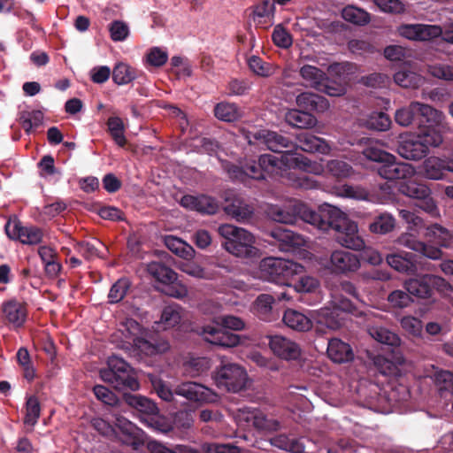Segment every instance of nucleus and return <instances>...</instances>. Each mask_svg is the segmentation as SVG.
<instances>
[{
  "label": "nucleus",
  "instance_id": "dca6fc26",
  "mask_svg": "<svg viewBox=\"0 0 453 453\" xmlns=\"http://www.w3.org/2000/svg\"><path fill=\"white\" fill-rule=\"evenodd\" d=\"M401 36L412 41H428L438 37L441 29L438 26L426 24H404L399 27Z\"/></svg>",
  "mask_w": 453,
  "mask_h": 453
},
{
  "label": "nucleus",
  "instance_id": "bb28decb",
  "mask_svg": "<svg viewBox=\"0 0 453 453\" xmlns=\"http://www.w3.org/2000/svg\"><path fill=\"white\" fill-rule=\"evenodd\" d=\"M296 104L303 111H315L324 112L329 107L328 101L322 96L303 92L296 96Z\"/></svg>",
  "mask_w": 453,
  "mask_h": 453
},
{
  "label": "nucleus",
  "instance_id": "774afa93",
  "mask_svg": "<svg viewBox=\"0 0 453 453\" xmlns=\"http://www.w3.org/2000/svg\"><path fill=\"white\" fill-rule=\"evenodd\" d=\"M390 79L387 74L380 73H373L365 76H362L360 82L370 88H380L389 84Z\"/></svg>",
  "mask_w": 453,
  "mask_h": 453
},
{
  "label": "nucleus",
  "instance_id": "7c9ffc66",
  "mask_svg": "<svg viewBox=\"0 0 453 453\" xmlns=\"http://www.w3.org/2000/svg\"><path fill=\"white\" fill-rule=\"evenodd\" d=\"M449 159H442L438 157H429L423 164L424 174L430 180H441L444 177L445 172H449Z\"/></svg>",
  "mask_w": 453,
  "mask_h": 453
},
{
  "label": "nucleus",
  "instance_id": "bf43d9fd",
  "mask_svg": "<svg viewBox=\"0 0 453 453\" xmlns=\"http://www.w3.org/2000/svg\"><path fill=\"white\" fill-rule=\"evenodd\" d=\"M435 382L441 396L449 394L453 395V372L449 371H440L435 374Z\"/></svg>",
  "mask_w": 453,
  "mask_h": 453
},
{
  "label": "nucleus",
  "instance_id": "2eb2a0df",
  "mask_svg": "<svg viewBox=\"0 0 453 453\" xmlns=\"http://www.w3.org/2000/svg\"><path fill=\"white\" fill-rule=\"evenodd\" d=\"M443 119L441 111L429 104L419 103L416 127L420 133L440 132L438 128L442 125Z\"/></svg>",
  "mask_w": 453,
  "mask_h": 453
},
{
  "label": "nucleus",
  "instance_id": "39448f33",
  "mask_svg": "<svg viewBox=\"0 0 453 453\" xmlns=\"http://www.w3.org/2000/svg\"><path fill=\"white\" fill-rule=\"evenodd\" d=\"M108 367L100 371L101 379L119 391L139 389L134 368L123 358L112 355L108 358Z\"/></svg>",
  "mask_w": 453,
  "mask_h": 453
},
{
  "label": "nucleus",
  "instance_id": "cd10ccee",
  "mask_svg": "<svg viewBox=\"0 0 453 453\" xmlns=\"http://www.w3.org/2000/svg\"><path fill=\"white\" fill-rule=\"evenodd\" d=\"M133 345L138 351L146 356L163 353L169 349V344L166 342L155 338L134 337L133 338Z\"/></svg>",
  "mask_w": 453,
  "mask_h": 453
},
{
  "label": "nucleus",
  "instance_id": "c85d7f7f",
  "mask_svg": "<svg viewBox=\"0 0 453 453\" xmlns=\"http://www.w3.org/2000/svg\"><path fill=\"white\" fill-rule=\"evenodd\" d=\"M282 320L288 327L298 332H307L312 327V321L309 317L293 309L285 311Z\"/></svg>",
  "mask_w": 453,
  "mask_h": 453
},
{
  "label": "nucleus",
  "instance_id": "5fc2aeb1",
  "mask_svg": "<svg viewBox=\"0 0 453 453\" xmlns=\"http://www.w3.org/2000/svg\"><path fill=\"white\" fill-rule=\"evenodd\" d=\"M259 411L255 408L244 406L240 408L234 413V418L239 426L250 427L254 426Z\"/></svg>",
  "mask_w": 453,
  "mask_h": 453
},
{
  "label": "nucleus",
  "instance_id": "1a4fd4ad",
  "mask_svg": "<svg viewBox=\"0 0 453 453\" xmlns=\"http://www.w3.org/2000/svg\"><path fill=\"white\" fill-rule=\"evenodd\" d=\"M244 135L250 144L259 142L265 144L269 150L281 155L293 154L292 151L296 148L289 137L274 131L265 129L247 131Z\"/></svg>",
  "mask_w": 453,
  "mask_h": 453
},
{
  "label": "nucleus",
  "instance_id": "a19ab883",
  "mask_svg": "<svg viewBox=\"0 0 453 453\" xmlns=\"http://www.w3.org/2000/svg\"><path fill=\"white\" fill-rule=\"evenodd\" d=\"M400 191L406 196L415 199L416 202H419L431 193L430 188L426 185L412 180L402 183Z\"/></svg>",
  "mask_w": 453,
  "mask_h": 453
},
{
  "label": "nucleus",
  "instance_id": "2f4dec72",
  "mask_svg": "<svg viewBox=\"0 0 453 453\" xmlns=\"http://www.w3.org/2000/svg\"><path fill=\"white\" fill-rule=\"evenodd\" d=\"M297 146L306 152H320L322 154H326L330 150V146L324 139L309 133L301 134L297 137Z\"/></svg>",
  "mask_w": 453,
  "mask_h": 453
},
{
  "label": "nucleus",
  "instance_id": "72a5a7b5",
  "mask_svg": "<svg viewBox=\"0 0 453 453\" xmlns=\"http://www.w3.org/2000/svg\"><path fill=\"white\" fill-rule=\"evenodd\" d=\"M147 449L150 453H202L199 449L188 445H167L156 440L148 441Z\"/></svg>",
  "mask_w": 453,
  "mask_h": 453
},
{
  "label": "nucleus",
  "instance_id": "f03ea898",
  "mask_svg": "<svg viewBox=\"0 0 453 453\" xmlns=\"http://www.w3.org/2000/svg\"><path fill=\"white\" fill-rule=\"evenodd\" d=\"M292 154H283L280 157L271 154H263L258 160L245 159L238 165L231 164L226 171L233 180L245 183L249 179L265 180L267 176L278 174L285 168H292L295 162L291 161Z\"/></svg>",
  "mask_w": 453,
  "mask_h": 453
},
{
  "label": "nucleus",
  "instance_id": "5701e85b",
  "mask_svg": "<svg viewBox=\"0 0 453 453\" xmlns=\"http://www.w3.org/2000/svg\"><path fill=\"white\" fill-rule=\"evenodd\" d=\"M175 395L189 401L203 402L209 399L211 390L202 384L186 381L178 385L174 390Z\"/></svg>",
  "mask_w": 453,
  "mask_h": 453
},
{
  "label": "nucleus",
  "instance_id": "864d4df0",
  "mask_svg": "<svg viewBox=\"0 0 453 453\" xmlns=\"http://www.w3.org/2000/svg\"><path fill=\"white\" fill-rule=\"evenodd\" d=\"M99 247L105 249L103 242L95 239L89 242H81L76 245L77 251L86 259H92L102 256Z\"/></svg>",
  "mask_w": 453,
  "mask_h": 453
},
{
  "label": "nucleus",
  "instance_id": "052dcab7",
  "mask_svg": "<svg viewBox=\"0 0 453 453\" xmlns=\"http://www.w3.org/2000/svg\"><path fill=\"white\" fill-rule=\"evenodd\" d=\"M211 368V360L205 357H191L186 363V371L189 372L192 377L198 376Z\"/></svg>",
  "mask_w": 453,
  "mask_h": 453
},
{
  "label": "nucleus",
  "instance_id": "ea45409f",
  "mask_svg": "<svg viewBox=\"0 0 453 453\" xmlns=\"http://www.w3.org/2000/svg\"><path fill=\"white\" fill-rule=\"evenodd\" d=\"M394 81L405 88H416L423 83L421 75L411 70L403 69L394 74Z\"/></svg>",
  "mask_w": 453,
  "mask_h": 453
},
{
  "label": "nucleus",
  "instance_id": "ddd939ff",
  "mask_svg": "<svg viewBox=\"0 0 453 453\" xmlns=\"http://www.w3.org/2000/svg\"><path fill=\"white\" fill-rule=\"evenodd\" d=\"M360 267V259L357 254L349 251L336 250L330 255L328 269L337 275H347L357 271Z\"/></svg>",
  "mask_w": 453,
  "mask_h": 453
},
{
  "label": "nucleus",
  "instance_id": "6e6552de",
  "mask_svg": "<svg viewBox=\"0 0 453 453\" xmlns=\"http://www.w3.org/2000/svg\"><path fill=\"white\" fill-rule=\"evenodd\" d=\"M399 216L407 223L411 224L416 231L419 232L421 229H425V235L431 238L435 244L443 248H453V234L441 225L427 226L421 217L405 209L399 211Z\"/></svg>",
  "mask_w": 453,
  "mask_h": 453
},
{
  "label": "nucleus",
  "instance_id": "a18cd8bd",
  "mask_svg": "<svg viewBox=\"0 0 453 453\" xmlns=\"http://www.w3.org/2000/svg\"><path fill=\"white\" fill-rule=\"evenodd\" d=\"M214 114L219 119L226 122H234L241 116L238 106L230 103L218 104L214 108Z\"/></svg>",
  "mask_w": 453,
  "mask_h": 453
},
{
  "label": "nucleus",
  "instance_id": "79ce46f5",
  "mask_svg": "<svg viewBox=\"0 0 453 453\" xmlns=\"http://www.w3.org/2000/svg\"><path fill=\"white\" fill-rule=\"evenodd\" d=\"M301 77L306 81L307 85L315 88H320V84L325 81L326 73L319 68L304 65L300 69Z\"/></svg>",
  "mask_w": 453,
  "mask_h": 453
},
{
  "label": "nucleus",
  "instance_id": "9b49d317",
  "mask_svg": "<svg viewBox=\"0 0 453 453\" xmlns=\"http://www.w3.org/2000/svg\"><path fill=\"white\" fill-rule=\"evenodd\" d=\"M214 379L219 388L237 393L245 388L248 375L240 365L225 363L217 370Z\"/></svg>",
  "mask_w": 453,
  "mask_h": 453
},
{
  "label": "nucleus",
  "instance_id": "f3484780",
  "mask_svg": "<svg viewBox=\"0 0 453 453\" xmlns=\"http://www.w3.org/2000/svg\"><path fill=\"white\" fill-rule=\"evenodd\" d=\"M392 159L386 160L378 167V173L383 179L388 180H396L407 179L414 173V168L407 163L396 161L394 155Z\"/></svg>",
  "mask_w": 453,
  "mask_h": 453
},
{
  "label": "nucleus",
  "instance_id": "6ab92c4d",
  "mask_svg": "<svg viewBox=\"0 0 453 453\" xmlns=\"http://www.w3.org/2000/svg\"><path fill=\"white\" fill-rule=\"evenodd\" d=\"M180 204L202 214H215L219 210L218 201L206 195H185L181 197Z\"/></svg>",
  "mask_w": 453,
  "mask_h": 453
},
{
  "label": "nucleus",
  "instance_id": "6e6d98bb",
  "mask_svg": "<svg viewBox=\"0 0 453 453\" xmlns=\"http://www.w3.org/2000/svg\"><path fill=\"white\" fill-rule=\"evenodd\" d=\"M19 120L24 130L30 133L33 128L42 125L43 113L39 110L24 111L20 114Z\"/></svg>",
  "mask_w": 453,
  "mask_h": 453
},
{
  "label": "nucleus",
  "instance_id": "393cba45",
  "mask_svg": "<svg viewBox=\"0 0 453 453\" xmlns=\"http://www.w3.org/2000/svg\"><path fill=\"white\" fill-rule=\"evenodd\" d=\"M313 319L316 322L331 330L339 329L345 318L332 306H325L314 311Z\"/></svg>",
  "mask_w": 453,
  "mask_h": 453
},
{
  "label": "nucleus",
  "instance_id": "aec40b11",
  "mask_svg": "<svg viewBox=\"0 0 453 453\" xmlns=\"http://www.w3.org/2000/svg\"><path fill=\"white\" fill-rule=\"evenodd\" d=\"M271 236L279 242V247L284 251H292L304 245L303 235L283 226L274 227L271 231Z\"/></svg>",
  "mask_w": 453,
  "mask_h": 453
},
{
  "label": "nucleus",
  "instance_id": "4c0bfd02",
  "mask_svg": "<svg viewBox=\"0 0 453 453\" xmlns=\"http://www.w3.org/2000/svg\"><path fill=\"white\" fill-rule=\"evenodd\" d=\"M273 303L274 297L272 295L261 294L257 297L254 303V311L260 319L265 321H271L273 319Z\"/></svg>",
  "mask_w": 453,
  "mask_h": 453
},
{
  "label": "nucleus",
  "instance_id": "338daca9",
  "mask_svg": "<svg viewBox=\"0 0 453 453\" xmlns=\"http://www.w3.org/2000/svg\"><path fill=\"white\" fill-rule=\"evenodd\" d=\"M340 196L347 198H352L356 200H368L369 198V192L367 189L361 186H353V185H348L344 184L341 187L339 191Z\"/></svg>",
  "mask_w": 453,
  "mask_h": 453
},
{
  "label": "nucleus",
  "instance_id": "f704fd0d",
  "mask_svg": "<svg viewBox=\"0 0 453 453\" xmlns=\"http://www.w3.org/2000/svg\"><path fill=\"white\" fill-rule=\"evenodd\" d=\"M272 446L291 453H303L305 446L303 439H289L286 434H278L269 439Z\"/></svg>",
  "mask_w": 453,
  "mask_h": 453
},
{
  "label": "nucleus",
  "instance_id": "b1692460",
  "mask_svg": "<svg viewBox=\"0 0 453 453\" xmlns=\"http://www.w3.org/2000/svg\"><path fill=\"white\" fill-rule=\"evenodd\" d=\"M418 255L412 252L393 253L387 256L389 266L400 273H412L417 270Z\"/></svg>",
  "mask_w": 453,
  "mask_h": 453
},
{
  "label": "nucleus",
  "instance_id": "3c124183",
  "mask_svg": "<svg viewBox=\"0 0 453 453\" xmlns=\"http://www.w3.org/2000/svg\"><path fill=\"white\" fill-rule=\"evenodd\" d=\"M165 246L174 254L180 257L188 258L192 256L193 249L181 239L175 236H166L165 239Z\"/></svg>",
  "mask_w": 453,
  "mask_h": 453
},
{
  "label": "nucleus",
  "instance_id": "4468645a",
  "mask_svg": "<svg viewBox=\"0 0 453 453\" xmlns=\"http://www.w3.org/2000/svg\"><path fill=\"white\" fill-rule=\"evenodd\" d=\"M269 347L273 353L286 361L298 360L302 356V349L293 340L280 334L268 336Z\"/></svg>",
  "mask_w": 453,
  "mask_h": 453
},
{
  "label": "nucleus",
  "instance_id": "9d476101",
  "mask_svg": "<svg viewBox=\"0 0 453 453\" xmlns=\"http://www.w3.org/2000/svg\"><path fill=\"white\" fill-rule=\"evenodd\" d=\"M404 288L411 296L418 298H429L433 296L434 290L445 293L450 288V285L440 276L425 274L406 280Z\"/></svg>",
  "mask_w": 453,
  "mask_h": 453
},
{
  "label": "nucleus",
  "instance_id": "13d9d810",
  "mask_svg": "<svg viewBox=\"0 0 453 453\" xmlns=\"http://www.w3.org/2000/svg\"><path fill=\"white\" fill-rule=\"evenodd\" d=\"M274 3L270 0H264L261 4L255 7L253 11V19H265V26H272L273 24L274 16Z\"/></svg>",
  "mask_w": 453,
  "mask_h": 453
},
{
  "label": "nucleus",
  "instance_id": "a211bd4d",
  "mask_svg": "<svg viewBox=\"0 0 453 453\" xmlns=\"http://www.w3.org/2000/svg\"><path fill=\"white\" fill-rule=\"evenodd\" d=\"M4 321L12 329H18L24 326L27 311L20 302L12 299L2 304Z\"/></svg>",
  "mask_w": 453,
  "mask_h": 453
},
{
  "label": "nucleus",
  "instance_id": "e2e57ef3",
  "mask_svg": "<svg viewBox=\"0 0 453 453\" xmlns=\"http://www.w3.org/2000/svg\"><path fill=\"white\" fill-rule=\"evenodd\" d=\"M391 125V119L384 112H373L366 120V127L375 131H386Z\"/></svg>",
  "mask_w": 453,
  "mask_h": 453
},
{
  "label": "nucleus",
  "instance_id": "f8f14e48",
  "mask_svg": "<svg viewBox=\"0 0 453 453\" xmlns=\"http://www.w3.org/2000/svg\"><path fill=\"white\" fill-rule=\"evenodd\" d=\"M4 230L8 238L19 241L22 244L37 245L42 242L43 238V232L40 227L23 226L16 217L6 222Z\"/></svg>",
  "mask_w": 453,
  "mask_h": 453
},
{
  "label": "nucleus",
  "instance_id": "f257e3e1",
  "mask_svg": "<svg viewBox=\"0 0 453 453\" xmlns=\"http://www.w3.org/2000/svg\"><path fill=\"white\" fill-rule=\"evenodd\" d=\"M303 221L323 232L334 231V239L341 246L360 250L365 241L358 233L357 224L350 220L339 208L325 203L318 211L302 206L299 210Z\"/></svg>",
  "mask_w": 453,
  "mask_h": 453
},
{
  "label": "nucleus",
  "instance_id": "423d86ee",
  "mask_svg": "<svg viewBox=\"0 0 453 453\" xmlns=\"http://www.w3.org/2000/svg\"><path fill=\"white\" fill-rule=\"evenodd\" d=\"M441 132L418 133L402 138L398 142L396 151L407 160L418 161L429 153L430 148H435L442 143Z\"/></svg>",
  "mask_w": 453,
  "mask_h": 453
},
{
  "label": "nucleus",
  "instance_id": "a878e982",
  "mask_svg": "<svg viewBox=\"0 0 453 453\" xmlns=\"http://www.w3.org/2000/svg\"><path fill=\"white\" fill-rule=\"evenodd\" d=\"M326 352L333 362L339 364L349 362L354 357L350 345L338 338L328 342Z\"/></svg>",
  "mask_w": 453,
  "mask_h": 453
},
{
  "label": "nucleus",
  "instance_id": "412c9836",
  "mask_svg": "<svg viewBox=\"0 0 453 453\" xmlns=\"http://www.w3.org/2000/svg\"><path fill=\"white\" fill-rule=\"evenodd\" d=\"M225 212L238 222L250 220L254 213L252 206L239 197L226 198Z\"/></svg>",
  "mask_w": 453,
  "mask_h": 453
},
{
  "label": "nucleus",
  "instance_id": "7ed1b4c3",
  "mask_svg": "<svg viewBox=\"0 0 453 453\" xmlns=\"http://www.w3.org/2000/svg\"><path fill=\"white\" fill-rule=\"evenodd\" d=\"M219 324L223 327L215 325H207L201 327L198 334L203 340L212 345L222 348H233L240 343V336L226 329L234 331L242 330L245 326L244 321L234 315H224L219 318Z\"/></svg>",
  "mask_w": 453,
  "mask_h": 453
},
{
  "label": "nucleus",
  "instance_id": "4d7b16f0",
  "mask_svg": "<svg viewBox=\"0 0 453 453\" xmlns=\"http://www.w3.org/2000/svg\"><path fill=\"white\" fill-rule=\"evenodd\" d=\"M130 282L127 278L119 279L110 288L108 294L109 303H117L120 302L127 293Z\"/></svg>",
  "mask_w": 453,
  "mask_h": 453
},
{
  "label": "nucleus",
  "instance_id": "c9c22d12",
  "mask_svg": "<svg viewBox=\"0 0 453 453\" xmlns=\"http://www.w3.org/2000/svg\"><path fill=\"white\" fill-rule=\"evenodd\" d=\"M148 273L157 281L167 284L177 280V273L160 262H150L147 265Z\"/></svg>",
  "mask_w": 453,
  "mask_h": 453
},
{
  "label": "nucleus",
  "instance_id": "c756f323",
  "mask_svg": "<svg viewBox=\"0 0 453 453\" xmlns=\"http://www.w3.org/2000/svg\"><path fill=\"white\" fill-rule=\"evenodd\" d=\"M286 122L296 128H311L316 126L317 119L310 112L303 110L292 109L285 115Z\"/></svg>",
  "mask_w": 453,
  "mask_h": 453
},
{
  "label": "nucleus",
  "instance_id": "09e8293b",
  "mask_svg": "<svg viewBox=\"0 0 453 453\" xmlns=\"http://www.w3.org/2000/svg\"><path fill=\"white\" fill-rule=\"evenodd\" d=\"M326 170L337 179H346L354 173L353 167L347 162L340 159H332L326 163Z\"/></svg>",
  "mask_w": 453,
  "mask_h": 453
},
{
  "label": "nucleus",
  "instance_id": "603ef678",
  "mask_svg": "<svg viewBox=\"0 0 453 453\" xmlns=\"http://www.w3.org/2000/svg\"><path fill=\"white\" fill-rule=\"evenodd\" d=\"M331 306L341 312L343 317L347 313L355 315L358 313L355 303L342 294L334 293L332 295Z\"/></svg>",
  "mask_w": 453,
  "mask_h": 453
},
{
  "label": "nucleus",
  "instance_id": "0e129e2a",
  "mask_svg": "<svg viewBox=\"0 0 453 453\" xmlns=\"http://www.w3.org/2000/svg\"><path fill=\"white\" fill-rule=\"evenodd\" d=\"M292 160L295 162V165L292 167H298L303 172L320 174V173L323 171L321 165L316 162H312L311 160L302 156L292 154L291 161Z\"/></svg>",
  "mask_w": 453,
  "mask_h": 453
},
{
  "label": "nucleus",
  "instance_id": "4be33fe9",
  "mask_svg": "<svg viewBox=\"0 0 453 453\" xmlns=\"http://www.w3.org/2000/svg\"><path fill=\"white\" fill-rule=\"evenodd\" d=\"M398 242L430 259H439L442 254L439 248L417 240L411 234H402Z\"/></svg>",
  "mask_w": 453,
  "mask_h": 453
},
{
  "label": "nucleus",
  "instance_id": "20e7f679",
  "mask_svg": "<svg viewBox=\"0 0 453 453\" xmlns=\"http://www.w3.org/2000/svg\"><path fill=\"white\" fill-rule=\"evenodd\" d=\"M224 239L221 245L230 254L238 257H254L258 253L254 235L244 228L230 224L220 225L218 228Z\"/></svg>",
  "mask_w": 453,
  "mask_h": 453
},
{
  "label": "nucleus",
  "instance_id": "c03bdc74",
  "mask_svg": "<svg viewBox=\"0 0 453 453\" xmlns=\"http://www.w3.org/2000/svg\"><path fill=\"white\" fill-rule=\"evenodd\" d=\"M342 16L346 21L359 26L366 25L370 21L369 13L354 5L344 7L342 12Z\"/></svg>",
  "mask_w": 453,
  "mask_h": 453
},
{
  "label": "nucleus",
  "instance_id": "de8ad7c7",
  "mask_svg": "<svg viewBox=\"0 0 453 453\" xmlns=\"http://www.w3.org/2000/svg\"><path fill=\"white\" fill-rule=\"evenodd\" d=\"M135 78L134 69L127 64L119 63L112 70V80L118 85H126Z\"/></svg>",
  "mask_w": 453,
  "mask_h": 453
},
{
  "label": "nucleus",
  "instance_id": "69168bd1",
  "mask_svg": "<svg viewBox=\"0 0 453 453\" xmlns=\"http://www.w3.org/2000/svg\"><path fill=\"white\" fill-rule=\"evenodd\" d=\"M268 215L273 221L282 224H293L296 220L294 213L279 205L271 206Z\"/></svg>",
  "mask_w": 453,
  "mask_h": 453
},
{
  "label": "nucleus",
  "instance_id": "680f3d73",
  "mask_svg": "<svg viewBox=\"0 0 453 453\" xmlns=\"http://www.w3.org/2000/svg\"><path fill=\"white\" fill-rule=\"evenodd\" d=\"M41 415V406L36 396L31 395L27 399L26 403V417L25 424L34 426Z\"/></svg>",
  "mask_w": 453,
  "mask_h": 453
},
{
  "label": "nucleus",
  "instance_id": "473e14b6",
  "mask_svg": "<svg viewBox=\"0 0 453 453\" xmlns=\"http://www.w3.org/2000/svg\"><path fill=\"white\" fill-rule=\"evenodd\" d=\"M418 105L419 102L413 101L408 105L397 109L395 113V122L403 127H416Z\"/></svg>",
  "mask_w": 453,
  "mask_h": 453
},
{
  "label": "nucleus",
  "instance_id": "0eeeda50",
  "mask_svg": "<svg viewBox=\"0 0 453 453\" xmlns=\"http://www.w3.org/2000/svg\"><path fill=\"white\" fill-rule=\"evenodd\" d=\"M260 267L268 280L279 285L288 284V280L303 271V266L293 260L274 257L264 258Z\"/></svg>",
  "mask_w": 453,
  "mask_h": 453
},
{
  "label": "nucleus",
  "instance_id": "e433bc0d",
  "mask_svg": "<svg viewBox=\"0 0 453 453\" xmlns=\"http://www.w3.org/2000/svg\"><path fill=\"white\" fill-rule=\"evenodd\" d=\"M395 225V218L388 212H382L373 218L369 224V230L373 234H386L394 229Z\"/></svg>",
  "mask_w": 453,
  "mask_h": 453
},
{
  "label": "nucleus",
  "instance_id": "8fccbe9b",
  "mask_svg": "<svg viewBox=\"0 0 453 453\" xmlns=\"http://www.w3.org/2000/svg\"><path fill=\"white\" fill-rule=\"evenodd\" d=\"M107 126L114 142L119 147H124L127 143V139L124 134L125 127L122 119L119 117H110L107 120Z\"/></svg>",
  "mask_w": 453,
  "mask_h": 453
},
{
  "label": "nucleus",
  "instance_id": "49530a36",
  "mask_svg": "<svg viewBox=\"0 0 453 453\" xmlns=\"http://www.w3.org/2000/svg\"><path fill=\"white\" fill-rule=\"evenodd\" d=\"M369 333L374 340L386 345L398 346L401 342L396 334L382 326H373L370 328Z\"/></svg>",
  "mask_w": 453,
  "mask_h": 453
},
{
  "label": "nucleus",
  "instance_id": "58836bf2",
  "mask_svg": "<svg viewBox=\"0 0 453 453\" xmlns=\"http://www.w3.org/2000/svg\"><path fill=\"white\" fill-rule=\"evenodd\" d=\"M126 402L129 406L144 414L156 415L158 412V408L154 402L140 395H127Z\"/></svg>",
  "mask_w": 453,
  "mask_h": 453
},
{
  "label": "nucleus",
  "instance_id": "37998d69",
  "mask_svg": "<svg viewBox=\"0 0 453 453\" xmlns=\"http://www.w3.org/2000/svg\"><path fill=\"white\" fill-rule=\"evenodd\" d=\"M181 319V307L173 303L165 306L161 313L160 323L164 329L171 328L180 323Z\"/></svg>",
  "mask_w": 453,
  "mask_h": 453
}]
</instances>
